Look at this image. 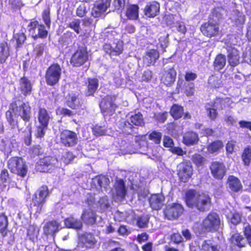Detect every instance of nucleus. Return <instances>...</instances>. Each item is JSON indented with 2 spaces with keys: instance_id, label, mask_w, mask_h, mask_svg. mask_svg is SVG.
<instances>
[{
  "instance_id": "7c9ffc66",
  "label": "nucleus",
  "mask_w": 251,
  "mask_h": 251,
  "mask_svg": "<svg viewBox=\"0 0 251 251\" xmlns=\"http://www.w3.org/2000/svg\"><path fill=\"white\" fill-rule=\"evenodd\" d=\"M64 224L66 228L76 230H80L83 226L82 222L73 216H70L65 218L64 220Z\"/></svg>"
},
{
  "instance_id": "c03bdc74",
  "label": "nucleus",
  "mask_w": 251,
  "mask_h": 251,
  "mask_svg": "<svg viewBox=\"0 0 251 251\" xmlns=\"http://www.w3.org/2000/svg\"><path fill=\"white\" fill-rule=\"evenodd\" d=\"M193 163L196 167L202 168L206 162V159L199 153H194L191 158Z\"/></svg>"
},
{
  "instance_id": "6e6552de",
  "label": "nucleus",
  "mask_w": 251,
  "mask_h": 251,
  "mask_svg": "<svg viewBox=\"0 0 251 251\" xmlns=\"http://www.w3.org/2000/svg\"><path fill=\"white\" fill-rule=\"evenodd\" d=\"M89 52L86 47L77 48L72 54L70 63L74 68L83 66L89 60Z\"/></svg>"
},
{
  "instance_id": "680f3d73",
  "label": "nucleus",
  "mask_w": 251,
  "mask_h": 251,
  "mask_svg": "<svg viewBox=\"0 0 251 251\" xmlns=\"http://www.w3.org/2000/svg\"><path fill=\"white\" fill-rule=\"evenodd\" d=\"M242 215L237 212H234L231 214L229 218L230 221L234 225H237L240 223L241 221Z\"/></svg>"
},
{
  "instance_id": "e433bc0d",
  "label": "nucleus",
  "mask_w": 251,
  "mask_h": 251,
  "mask_svg": "<svg viewBox=\"0 0 251 251\" xmlns=\"http://www.w3.org/2000/svg\"><path fill=\"white\" fill-rule=\"evenodd\" d=\"M10 55L9 47L8 43L3 41L0 43V62L4 63Z\"/></svg>"
},
{
  "instance_id": "6e6d98bb",
  "label": "nucleus",
  "mask_w": 251,
  "mask_h": 251,
  "mask_svg": "<svg viewBox=\"0 0 251 251\" xmlns=\"http://www.w3.org/2000/svg\"><path fill=\"white\" fill-rule=\"evenodd\" d=\"M48 126L39 124L36 127V132L35 136L37 138H43L46 134V131L48 129Z\"/></svg>"
},
{
  "instance_id": "79ce46f5",
  "label": "nucleus",
  "mask_w": 251,
  "mask_h": 251,
  "mask_svg": "<svg viewBox=\"0 0 251 251\" xmlns=\"http://www.w3.org/2000/svg\"><path fill=\"white\" fill-rule=\"evenodd\" d=\"M244 166L249 167L251 163V147L248 146L245 147L241 155Z\"/></svg>"
},
{
  "instance_id": "b1692460",
  "label": "nucleus",
  "mask_w": 251,
  "mask_h": 251,
  "mask_svg": "<svg viewBox=\"0 0 251 251\" xmlns=\"http://www.w3.org/2000/svg\"><path fill=\"white\" fill-rule=\"evenodd\" d=\"M199 140V136L197 132L193 130H188L184 133L182 142L185 146L189 147L197 145Z\"/></svg>"
},
{
  "instance_id": "6ab92c4d",
  "label": "nucleus",
  "mask_w": 251,
  "mask_h": 251,
  "mask_svg": "<svg viewBox=\"0 0 251 251\" xmlns=\"http://www.w3.org/2000/svg\"><path fill=\"white\" fill-rule=\"evenodd\" d=\"M165 200V196L162 193L151 194L148 199L150 207L153 210L161 209Z\"/></svg>"
},
{
  "instance_id": "7ed1b4c3",
  "label": "nucleus",
  "mask_w": 251,
  "mask_h": 251,
  "mask_svg": "<svg viewBox=\"0 0 251 251\" xmlns=\"http://www.w3.org/2000/svg\"><path fill=\"white\" fill-rule=\"evenodd\" d=\"M117 96L107 95L99 102L100 112L104 116H111L115 114L119 105L117 103Z\"/></svg>"
},
{
  "instance_id": "ea45409f",
  "label": "nucleus",
  "mask_w": 251,
  "mask_h": 251,
  "mask_svg": "<svg viewBox=\"0 0 251 251\" xmlns=\"http://www.w3.org/2000/svg\"><path fill=\"white\" fill-rule=\"evenodd\" d=\"M226 64V56L222 53H219L216 56L213 62V66L215 69L221 70L223 69Z\"/></svg>"
},
{
  "instance_id": "4468645a",
  "label": "nucleus",
  "mask_w": 251,
  "mask_h": 251,
  "mask_svg": "<svg viewBox=\"0 0 251 251\" xmlns=\"http://www.w3.org/2000/svg\"><path fill=\"white\" fill-rule=\"evenodd\" d=\"M60 142L65 147H71L77 143L76 133L70 130H63L60 133Z\"/></svg>"
},
{
  "instance_id": "dca6fc26",
  "label": "nucleus",
  "mask_w": 251,
  "mask_h": 251,
  "mask_svg": "<svg viewBox=\"0 0 251 251\" xmlns=\"http://www.w3.org/2000/svg\"><path fill=\"white\" fill-rule=\"evenodd\" d=\"M61 229V223L57 220L53 219L44 224L43 227V234L47 237L50 236L54 238L56 233Z\"/></svg>"
},
{
  "instance_id": "a19ab883",
  "label": "nucleus",
  "mask_w": 251,
  "mask_h": 251,
  "mask_svg": "<svg viewBox=\"0 0 251 251\" xmlns=\"http://www.w3.org/2000/svg\"><path fill=\"white\" fill-rule=\"evenodd\" d=\"M222 7H216L214 8L208 16V19L214 22H218L223 19V16L222 11L223 10Z\"/></svg>"
},
{
  "instance_id": "338daca9",
  "label": "nucleus",
  "mask_w": 251,
  "mask_h": 251,
  "mask_svg": "<svg viewBox=\"0 0 251 251\" xmlns=\"http://www.w3.org/2000/svg\"><path fill=\"white\" fill-rule=\"evenodd\" d=\"M80 20L79 19H75L73 22L70 23L67 25V27L72 29L77 34L79 33L80 29Z\"/></svg>"
},
{
  "instance_id": "f3484780",
  "label": "nucleus",
  "mask_w": 251,
  "mask_h": 251,
  "mask_svg": "<svg viewBox=\"0 0 251 251\" xmlns=\"http://www.w3.org/2000/svg\"><path fill=\"white\" fill-rule=\"evenodd\" d=\"M143 12L147 18H153L159 14L160 3L155 0L149 1L143 8Z\"/></svg>"
},
{
  "instance_id": "cd10ccee",
  "label": "nucleus",
  "mask_w": 251,
  "mask_h": 251,
  "mask_svg": "<svg viewBox=\"0 0 251 251\" xmlns=\"http://www.w3.org/2000/svg\"><path fill=\"white\" fill-rule=\"evenodd\" d=\"M114 187L117 198L120 200L125 199L127 193L125 181L123 179L116 178Z\"/></svg>"
},
{
  "instance_id": "bf43d9fd",
  "label": "nucleus",
  "mask_w": 251,
  "mask_h": 251,
  "mask_svg": "<svg viewBox=\"0 0 251 251\" xmlns=\"http://www.w3.org/2000/svg\"><path fill=\"white\" fill-rule=\"evenodd\" d=\"M29 152L33 156H39L43 153L42 149L40 145H35L29 150Z\"/></svg>"
},
{
  "instance_id": "4d7b16f0",
  "label": "nucleus",
  "mask_w": 251,
  "mask_h": 251,
  "mask_svg": "<svg viewBox=\"0 0 251 251\" xmlns=\"http://www.w3.org/2000/svg\"><path fill=\"white\" fill-rule=\"evenodd\" d=\"M93 134L96 136L105 135L106 134L107 130L104 126L96 125L92 128Z\"/></svg>"
},
{
  "instance_id": "13d9d810",
  "label": "nucleus",
  "mask_w": 251,
  "mask_h": 251,
  "mask_svg": "<svg viewBox=\"0 0 251 251\" xmlns=\"http://www.w3.org/2000/svg\"><path fill=\"white\" fill-rule=\"evenodd\" d=\"M43 20L46 26L50 28V8L48 7L43 11L42 14Z\"/></svg>"
},
{
  "instance_id": "8fccbe9b",
  "label": "nucleus",
  "mask_w": 251,
  "mask_h": 251,
  "mask_svg": "<svg viewBox=\"0 0 251 251\" xmlns=\"http://www.w3.org/2000/svg\"><path fill=\"white\" fill-rule=\"evenodd\" d=\"M13 39L16 42V48H21L25 43L26 36L24 32H18L13 35Z\"/></svg>"
},
{
  "instance_id": "2f4dec72",
  "label": "nucleus",
  "mask_w": 251,
  "mask_h": 251,
  "mask_svg": "<svg viewBox=\"0 0 251 251\" xmlns=\"http://www.w3.org/2000/svg\"><path fill=\"white\" fill-rule=\"evenodd\" d=\"M224 144L221 140H215L207 144V151L210 154L218 153L223 149Z\"/></svg>"
},
{
  "instance_id": "4c0bfd02",
  "label": "nucleus",
  "mask_w": 251,
  "mask_h": 251,
  "mask_svg": "<svg viewBox=\"0 0 251 251\" xmlns=\"http://www.w3.org/2000/svg\"><path fill=\"white\" fill-rule=\"evenodd\" d=\"M230 242L233 246H237L239 248H242L245 247L244 238L239 233L233 234L230 237Z\"/></svg>"
},
{
  "instance_id": "c9c22d12",
  "label": "nucleus",
  "mask_w": 251,
  "mask_h": 251,
  "mask_svg": "<svg viewBox=\"0 0 251 251\" xmlns=\"http://www.w3.org/2000/svg\"><path fill=\"white\" fill-rule=\"evenodd\" d=\"M139 7L137 4L129 5L126 8V15L127 19L131 20H136L139 18Z\"/></svg>"
},
{
  "instance_id": "ddd939ff",
  "label": "nucleus",
  "mask_w": 251,
  "mask_h": 251,
  "mask_svg": "<svg viewBox=\"0 0 251 251\" xmlns=\"http://www.w3.org/2000/svg\"><path fill=\"white\" fill-rule=\"evenodd\" d=\"M16 110H17V101L14 100L10 104L9 109L5 112L6 120L12 129L19 126V116Z\"/></svg>"
},
{
  "instance_id": "f8f14e48",
  "label": "nucleus",
  "mask_w": 251,
  "mask_h": 251,
  "mask_svg": "<svg viewBox=\"0 0 251 251\" xmlns=\"http://www.w3.org/2000/svg\"><path fill=\"white\" fill-rule=\"evenodd\" d=\"M212 176L216 180H222L226 173V169L224 162L219 161H213L209 166Z\"/></svg>"
},
{
  "instance_id": "bb28decb",
  "label": "nucleus",
  "mask_w": 251,
  "mask_h": 251,
  "mask_svg": "<svg viewBox=\"0 0 251 251\" xmlns=\"http://www.w3.org/2000/svg\"><path fill=\"white\" fill-rule=\"evenodd\" d=\"M229 189L234 193H238L243 190V185L240 180L233 175H229L227 179Z\"/></svg>"
},
{
  "instance_id": "9d476101",
  "label": "nucleus",
  "mask_w": 251,
  "mask_h": 251,
  "mask_svg": "<svg viewBox=\"0 0 251 251\" xmlns=\"http://www.w3.org/2000/svg\"><path fill=\"white\" fill-rule=\"evenodd\" d=\"M200 29L202 35L208 38L218 36L220 32L219 23L209 19L201 25Z\"/></svg>"
},
{
  "instance_id": "a18cd8bd",
  "label": "nucleus",
  "mask_w": 251,
  "mask_h": 251,
  "mask_svg": "<svg viewBox=\"0 0 251 251\" xmlns=\"http://www.w3.org/2000/svg\"><path fill=\"white\" fill-rule=\"evenodd\" d=\"M38 33H34L31 35V37L36 40L38 38L44 39L47 38L48 35V31L46 29L45 26L43 24H40L37 28Z\"/></svg>"
},
{
  "instance_id": "393cba45",
  "label": "nucleus",
  "mask_w": 251,
  "mask_h": 251,
  "mask_svg": "<svg viewBox=\"0 0 251 251\" xmlns=\"http://www.w3.org/2000/svg\"><path fill=\"white\" fill-rule=\"evenodd\" d=\"M227 58L229 65L232 67L237 66L240 63V52L234 47H227Z\"/></svg>"
},
{
  "instance_id": "412c9836",
  "label": "nucleus",
  "mask_w": 251,
  "mask_h": 251,
  "mask_svg": "<svg viewBox=\"0 0 251 251\" xmlns=\"http://www.w3.org/2000/svg\"><path fill=\"white\" fill-rule=\"evenodd\" d=\"M111 0H100V3L95 4L92 8L91 15L95 18L100 17L110 6Z\"/></svg>"
},
{
  "instance_id": "37998d69",
  "label": "nucleus",
  "mask_w": 251,
  "mask_h": 251,
  "mask_svg": "<svg viewBox=\"0 0 251 251\" xmlns=\"http://www.w3.org/2000/svg\"><path fill=\"white\" fill-rule=\"evenodd\" d=\"M220 247L210 240H205L201 245L202 251H220Z\"/></svg>"
},
{
  "instance_id": "473e14b6",
  "label": "nucleus",
  "mask_w": 251,
  "mask_h": 251,
  "mask_svg": "<svg viewBox=\"0 0 251 251\" xmlns=\"http://www.w3.org/2000/svg\"><path fill=\"white\" fill-rule=\"evenodd\" d=\"M37 118L39 124L49 126L50 120V114L45 108L39 107Z\"/></svg>"
},
{
  "instance_id": "c85d7f7f",
  "label": "nucleus",
  "mask_w": 251,
  "mask_h": 251,
  "mask_svg": "<svg viewBox=\"0 0 251 251\" xmlns=\"http://www.w3.org/2000/svg\"><path fill=\"white\" fill-rule=\"evenodd\" d=\"M66 104L72 109L76 110L79 109L82 106L78 99V95L75 93H69L66 97Z\"/></svg>"
},
{
  "instance_id": "9b49d317",
  "label": "nucleus",
  "mask_w": 251,
  "mask_h": 251,
  "mask_svg": "<svg viewBox=\"0 0 251 251\" xmlns=\"http://www.w3.org/2000/svg\"><path fill=\"white\" fill-rule=\"evenodd\" d=\"M184 208L182 204L174 202L166 206L163 213L165 218L169 220L177 219L183 213Z\"/></svg>"
},
{
  "instance_id": "603ef678",
  "label": "nucleus",
  "mask_w": 251,
  "mask_h": 251,
  "mask_svg": "<svg viewBox=\"0 0 251 251\" xmlns=\"http://www.w3.org/2000/svg\"><path fill=\"white\" fill-rule=\"evenodd\" d=\"M162 136V134L160 132L154 130L148 135V139L155 144H159L161 143Z\"/></svg>"
},
{
  "instance_id": "c756f323",
  "label": "nucleus",
  "mask_w": 251,
  "mask_h": 251,
  "mask_svg": "<svg viewBox=\"0 0 251 251\" xmlns=\"http://www.w3.org/2000/svg\"><path fill=\"white\" fill-rule=\"evenodd\" d=\"M212 106L217 109L223 110L226 108L230 107V100L228 98H222L216 97L213 101L211 103Z\"/></svg>"
},
{
  "instance_id": "58836bf2",
  "label": "nucleus",
  "mask_w": 251,
  "mask_h": 251,
  "mask_svg": "<svg viewBox=\"0 0 251 251\" xmlns=\"http://www.w3.org/2000/svg\"><path fill=\"white\" fill-rule=\"evenodd\" d=\"M8 221L7 216L5 214H0V234L2 237H5L8 233L7 227Z\"/></svg>"
},
{
  "instance_id": "5701e85b",
  "label": "nucleus",
  "mask_w": 251,
  "mask_h": 251,
  "mask_svg": "<svg viewBox=\"0 0 251 251\" xmlns=\"http://www.w3.org/2000/svg\"><path fill=\"white\" fill-rule=\"evenodd\" d=\"M86 89L84 91L86 97L94 96L99 86V79L96 77H88L85 82Z\"/></svg>"
},
{
  "instance_id": "5fc2aeb1",
  "label": "nucleus",
  "mask_w": 251,
  "mask_h": 251,
  "mask_svg": "<svg viewBox=\"0 0 251 251\" xmlns=\"http://www.w3.org/2000/svg\"><path fill=\"white\" fill-rule=\"evenodd\" d=\"M94 181L97 182V184L100 189L105 188L109 185V180L108 178L101 176H95Z\"/></svg>"
},
{
  "instance_id": "09e8293b",
  "label": "nucleus",
  "mask_w": 251,
  "mask_h": 251,
  "mask_svg": "<svg viewBox=\"0 0 251 251\" xmlns=\"http://www.w3.org/2000/svg\"><path fill=\"white\" fill-rule=\"evenodd\" d=\"M170 241L174 244L180 245L182 247H184V238L179 232L172 233L170 236Z\"/></svg>"
},
{
  "instance_id": "de8ad7c7",
  "label": "nucleus",
  "mask_w": 251,
  "mask_h": 251,
  "mask_svg": "<svg viewBox=\"0 0 251 251\" xmlns=\"http://www.w3.org/2000/svg\"><path fill=\"white\" fill-rule=\"evenodd\" d=\"M130 119L131 123L136 126H142L145 124L143 115L140 112L131 115Z\"/></svg>"
},
{
  "instance_id": "3c124183",
  "label": "nucleus",
  "mask_w": 251,
  "mask_h": 251,
  "mask_svg": "<svg viewBox=\"0 0 251 251\" xmlns=\"http://www.w3.org/2000/svg\"><path fill=\"white\" fill-rule=\"evenodd\" d=\"M232 22L236 26L242 25L245 22V16L239 10L235 11V16Z\"/></svg>"
},
{
  "instance_id": "864d4df0",
  "label": "nucleus",
  "mask_w": 251,
  "mask_h": 251,
  "mask_svg": "<svg viewBox=\"0 0 251 251\" xmlns=\"http://www.w3.org/2000/svg\"><path fill=\"white\" fill-rule=\"evenodd\" d=\"M39 231V230L38 227L34 226H30L27 229V236L30 240L34 241L37 239Z\"/></svg>"
},
{
  "instance_id": "20e7f679",
  "label": "nucleus",
  "mask_w": 251,
  "mask_h": 251,
  "mask_svg": "<svg viewBox=\"0 0 251 251\" xmlns=\"http://www.w3.org/2000/svg\"><path fill=\"white\" fill-rule=\"evenodd\" d=\"M62 76V68L58 63L50 64L46 70L45 79L47 85L54 86L59 84Z\"/></svg>"
},
{
  "instance_id": "e2e57ef3",
  "label": "nucleus",
  "mask_w": 251,
  "mask_h": 251,
  "mask_svg": "<svg viewBox=\"0 0 251 251\" xmlns=\"http://www.w3.org/2000/svg\"><path fill=\"white\" fill-rule=\"evenodd\" d=\"M9 4L14 10H20L24 6L22 0H9Z\"/></svg>"
},
{
  "instance_id": "4be33fe9",
  "label": "nucleus",
  "mask_w": 251,
  "mask_h": 251,
  "mask_svg": "<svg viewBox=\"0 0 251 251\" xmlns=\"http://www.w3.org/2000/svg\"><path fill=\"white\" fill-rule=\"evenodd\" d=\"M19 90L25 97L30 95L32 91V84L29 78L25 76L21 77L19 81Z\"/></svg>"
},
{
  "instance_id": "0eeeda50",
  "label": "nucleus",
  "mask_w": 251,
  "mask_h": 251,
  "mask_svg": "<svg viewBox=\"0 0 251 251\" xmlns=\"http://www.w3.org/2000/svg\"><path fill=\"white\" fill-rule=\"evenodd\" d=\"M50 194L47 185H42L33 194L32 198V204L36 207V213L42 212L43 206L46 203V199Z\"/></svg>"
},
{
  "instance_id": "f257e3e1",
  "label": "nucleus",
  "mask_w": 251,
  "mask_h": 251,
  "mask_svg": "<svg viewBox=\"0 0 251 251\" xmlns=\"http://www.w3.org/2000/svg\"><path fill=\"white\" fill-rule=\"evenodd\" d=\"M186 205L191 209L200 212H205L212 205L211 198L205 192H200L194 189L187 190L184 195Z\"/></svg>"
},
{
  "instance_id": "a878e982",
  "label": "nucleus",
  "mask_w": 251,
  "mask_h": 251,
  "mask_svg": "<svg viewBox=\"0 0 251 251\" xmlns=\"http://www.w3.org/2000/svg\"><path fill=\"white\" fill-rule=\"evenodd\" d=\"M159 56V52L157 50L151 49L146 52L143 61L148 66H153Z\"/></svg>"
},
{
  "instance_id": "aec40b11",
  "label": "nucleus",
  "mask_w": 251,
  "mask_h": 251,
  "mask_svg": "<svg viewBox=\"0 0 251 251\" xmlns=\"http://www.w3.org/2000/svg\"><path fill=\"white\" fill-rule=\"evenodd\" d=\"M82 223L87 226H92L96 224L97 215L96 211L91 209H85L80 216Z\"/></svg>"
},
{
  "instance_id": "49530a36",
  "label": "nucleus",
  "mask_w": 251,
  "mask_h": 251,
  "mask_svg": "<svg viewBox=\"0 0 251 251\" xmlns=\"http://www.w3.org/2000/svg\"><path fill=\"white\" fill-rule=\"evenodd\" d=\"M205 110L207 113V116L210 121H215L219 116L217 109L214 106H212L211 103H207L205 106Z\"/></svg>"
},
{
  "instance_id": "69168bd1",
  "label": "nucleus",
  "mask_w": 251,
  "mask_h": 251,
  "mask_svg": "<svg viewBox=\"0 0 251 251\" xmlns=\"http://www.w3.org/2000/svg\"><path fill=\"white\" fill-rule=\"evenodd\" d=\"M96 199L95 198V194L89 193L87 194L86 198L85 199V202L88 206L92 207L95 203Z\"/></svg>"
},
{
  "instance_id": "1a4fd4ad",
  "label": "nucleus",
  "mask_w": 251,
  "mask_h": 251,
  "mask_svg": "<svg viewBox=\"0 0 251 251\" xmlns=\"http://www.w3.org/2000/svg\"><path fill=\"white\" fill-rule=\"evenodd\" d=\"M176 172L180 181L188 182L193 174V168L190 161L184 160L179 163L177 166Z\"/></svg>"
},
{
  "instance_id": "39448f33",
  "label": "nucleus",
  "mask_w": 251,
  "mask_h": 251,
  "mask_svg": "<svg viewBox=\"0 0 251 251\" xmlns=\"http://www.w3.org/2000/svg\"><path fill=\"white\" fill-rule=\"evenodd\" d=\"M223 222L219 215L215 212L209 213L203 220L201 224L202 230L207 232H215L218 231Z\"/></svg>"
},
{
  "instance_id": "774afa93",
  "label": "nucleus",
  "mask_w": 251,
  "mask_h": 251,
  "mask_svg": "<svg viewBox=\"0 0 251 251\" xmlns=\"http://www.w3.org/2000/svg\"><path fill=\"white\" fill-rule=\"evenodd\" d=\"M243 233L248 243L251 246V225L248 224L243 228Z\"/></svg>"
},
{
  "instance_id": "72a5a7b5",
  "label": "nucleus",
  "mask_w": 251,
  "mask_h": 251,
  "mask_svg": "<svg viewBox=\"0 0 251 251\" xmlns=\"http://www.w3.org/2000/svg\"><path fill=\"white\" fill-rule=\"evenodd\" d=\"M82 242L86 249L94 248L97 241L92 233H85L82 235Z\"/></svg>"
},
{
  "instance_id": "a211bd4d",
  "label": "nucleus",
  "mask_w": 251,
  "mask_h": 251,
  "mask_svg": "<svg viewBox=\"0 0 251 251\" xmlns=\"http://www.w3.org/2000/svg\"><path fill=\"white\" fill-rule=\"evenodd\" d=\"M16 111L25 124L31 121V107L27 102H23L19 106H17V110H16Z\"/></svg>"
},
{
  "instance_id": "0e129e2a",
  "label": "nucleus",
  "mask_w": 251,
  "mask_h": 251,
  "mask_svg": "<svg viewBox=\"0 0 251 251\" xmlns=\"http://www.w3.org/2000/svg\"><path fill=\"white\" fill-rule=\"evenodd\" d=\"M169 35L167 33L164 35L160 36L158 38L159 44L162 49H165L168 46L169 43Z\"/></svg>"
},
{
  "instance_id": "423d86ee",
  "label": "nucleus",
  "mask_w": 251,
  "mask_h": 251,
  "mask_svg": "<svg viewBox=\"0 0 251 251\" xmlns=\"http://www.w3.org/2000/svg\"><path fill=\"white\" fill-rule=\"evenodd\" d=\"M58 160L53 156H46L39 159L36 165L37 171L51 173L57 168Z\"/></svg>"
},
{
  "instance_id": "f03ea898",
  "label": "nucleus",
  "mask_w": 251,
  "mask_h": 251,
  "mask_svg": "<svg viewBox=\"0 0 251 251\" xmlns=\"http://www.w3.org/2000/svg\"><path fill=\"white\" fill-rule=\"evenodd\" d=\"M7 167L11 173L24 178L27 175L28 167L25 160L20 156L11 157L7 162Z\"/></svg>"
},
{
  "instance_id": "f704fd0d",
  "label": "nucleus",
  "mask_w": 251,
  "mask_h": 251,
  "mask_svg": "<svg viewBox=\"0 0 251 251\" xmlns=\"http://www.w3.org/2000/svg\"><path fill=\"white\" fill-rule=\"evenodd\" d=\"M184 110V107L176 103H174L171 106L169 112L173 119L177 120L182 117Z\"/></svg>"
},
{
  "instance_id": "052dcab7",
  "label": "nucleus",
  "mask_w": 251,
  "mask_h": 251,
  "mask_svg": "<svg viewBox=\"0 0 251 251\" xmlns=\"http://www.w3.org/2000/svg\"><path fill=\"white\" fill-rule=\"evenodd\" d=\"M39 25L40 24H39L38 21L34 19L30 20L29 24L27 25L28 31L31 34V35L35 33L36 28H38Z\"/></svg>"
},
{
  "instance_id": "2eb2a0df",
  "label": "nucleus",
  "mask_w": 251,
  "mask_h": 251,
  "mask_svg": "<svg viewBox=\"0 0 251 251\" xmlns=\"http://www.w3.org/2000/svg\"><path fill=\"white\" fill-rule=\"evenodd\" d=\"M176 75L175 65L164 69L160 77L161 83L167 87H171L175 82Z\"/></svg>"
}]
</instances>
